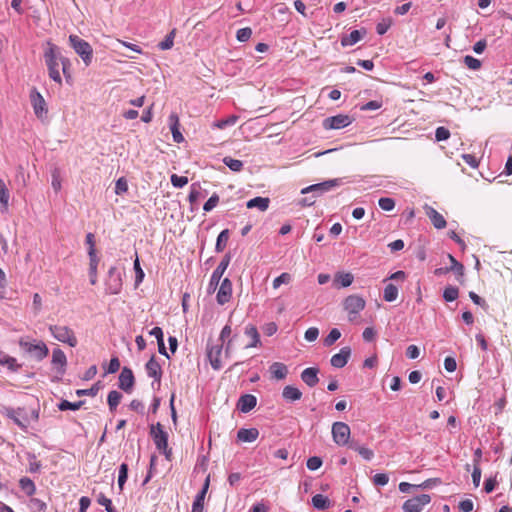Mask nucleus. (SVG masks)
<instances>
[{
  "mask_svg": "<svg viewBox=\"0 0 512 512\" xmlns=\"http://www.w3.org/2000/svg\"><path fill=\"white\" fill-rule=\"evenodd\" d=\"M18 344L24 354L29 355L36 361L44 360L49 354L47 345L41 340L30 339L29 337H21L18 341Z\"/></svg>",
  "mask_w": 512,
  "mask_h": 512,
  "instance_id": "1",
  "label": "nucleus"
},
{
  "mask_svg": "<svg viewBox=\"0 0 512 512\" xmlns=\"http://www.w3.org/2000/svg\"><path fill=\"white\" fill-rule=\"evenodd\" d=\"M342 306L347 313L348 321L353 323L357 321L360 313L364 310L366 301L362 296L353 294L343 300Z\"/></svg>",
  "mask_w": 512,
  "mask_h": 512,
  "instance_id": "2",
  "label": "nucleus"
},
{
  "mask_svg": "<svg viewBox=\"0 0 512 512\" xmlns=\"http://www.w3.org/2000/svg\"><path fill=\"white\" fill-rule=\"evenodd\" d=\"M105 292L109 295H117L121 292L123 286L122 272L116 266L108 269L104 279Z\"/></svg>",
  "mask_w": 512,
  "mask_h": 512,
  "instance_id": "3",
  "label": "nucleus"
},
{
  "mask_svg": "<svg viewBox=\"0 0 512 512\" xmlns=\"http://www.w3.org/2000/svg\"><path fill=\"white\" fill-rule=\"evenodd\" d=\"M69 43L74 51L81 57L85 65L89 66L93 59V49L91 45L77 35H70Z\"/></svg>",
  "mask_w": 512,
  "mask_h": 512,
  "instance_id": "4",
  "label": "nucleus"
},
{
  "mask_svg": "<svg viewBox=\"0 0 512 512\" xmlns=\"http://www.w3.org/2000/svg\"><path fill=\"white\" fill-rule=\"evenodd\" d=\"M49 331L54 339L59 342L68 344L70 347H76L77 338L71 328L64 325H50Z\"/></svg>",
  "mask_w": 512,
  "mask_h": 512,
  "instance_id": "5",
  "label": "nucleus"
},
{
  "mask_svg": "<svg viewBox=\"0 0 512 512\" xmlns=\"http://www.w3.org/2000/svg\"><path fill=\"white\" fill-rule=\"evenodd\" d=\"M151 435L156 448L169 460L172 452L171 449L168 448V434L162 429L160 423L152 427Z\"/></svg>",
  "mask_w": 512,
  "mask_h": 512,
  "instance_id": "6",
  "label": "nucleus"
},
{
  "mask_svg": "<svg viewBox=\"0 0 512 512\" xmlns=\"http://www.w3.org/2000/svg\"><path fill=\"white\" fill-rule=\"evenodd\" d=\"M29 97L35 116L39 120L45 121L47 119L48 107L44 97L36 88L31 90Z\"/></svg>",
  "mask_w": 512,
  "mask_h": 512,
  "instance_id": "7",
  "label": "nucleus"
},
{
  "mask_svg": "<svg viewBox=\"0 0 512 512\" xmlns=\"http://www.w3.org/2000/svg\"><path fill=\"white\" fill-rule=\"evenodd\" d=\"M342 183L341 179H330L321 183L313 184L305 187L301 190V194H314L316 197L340 186Z\"/></svg>",
  "mask_w": 512,
  "mask_h": 512,
  "instance_id": "8",
  "label": "nucleus"
},
{
  "mask_svg": "<svg viewBox=\"0 0 512 512\" xmlns=\"http://www.w3.org/2000/svg\"><path fill=\"white\" fill-rule=\"evenodd\" d=\"M331 433L333 441L339 446H344L350 438V427L344 422H334Z\"/></svg>",
  "mask_w": 512,
  "mask_h": 512,
  "instance_id": "9",
  "label": "nucleus"
},
{
  "mask_svg": "<svg viewBox=\"0 0 512 512\" xmlns=\"http://www.w3.org/2000/svg\"><path fill=\"white\" fill-rule=\"evenodd\" d=\"M431 497L428 494H421L408 499L404 502L402 508L404 512H421L423 507L429 504Z\"/></svg>",
  "mask_w": 512,
  "mask_h": 512,
  "instance_id": "10",
  "label": "nucleus"
},
{
  "mask_svg": "<svg viewBox=\"0 0 512 512\" xmlns=\"http://www.w3.org/2000/svg\"><path fill=\"white\" fill-rule=\"evenodd\" d=\"M4 415L11 419L21 429L26 430L28 427V416L23 408H5Z\"/></svg>",
  "mask_w": 512,
  "mask_h": 512,
  "instance_id": "11",
  "label": "nucleus"
},
{
  "mask_svg": "<svg viewBox=\"0 0 512 512\" xmlns=\"http://www.w3.org/2000/svg\"><path fill=\"white\" fill-rule=\"evenodd\" d=\"M229 263H230V256L225 255L211 275V278L209 281V286H208L209 291L216 290L223 274L225 273L226 269L229 266Z\"/></svg>",
  "mask_w": 512,
  "mask_h": 512,
  "instance_id": "12",
  "label": "nucleus"
},
{
  "mask_svg": "<svg viewBox=\"0 0 512 512\" xmlns=\"http://www.w3.org/2000/svg\"><path fill=\"white\" fill-rule=\"evenodd\" d=\"M223 345L224 344L219 343L207 346V357L214 370H220L222 368L221 354L223 351Z\"/></svg>",
  "mask_w": 512,
  "mask_h": 512,
  "instance_id": "13",
  "label": "nucleus"
},
{
  "mask_svg": "<svg viewBox=\"0 0 512 512\" xmlns=\"http://www.w3.org/2000/svg\"><path fill=\"white\" fill-rule=\"evenodd\" d=\"M351 123V119L348 115L339 114L331 116L323 121V127L329 129H342L347 127Z\"/></svg>",
  "mask_w": 512,
  "mask_h": 512,
  "instance_id": "14",
  "label": "nucleus"
},
{
  "mask_svg": "<svg viewBox=\"0 0 512 512\" xmlns=\"http://www.w3.org/2000/svg\"><path fill=\"white\" fill-rule=\"evenodd\" d=\"M232 297V282L228 278H224L218 289L216 300L219 305H224L230 301Z\"/></svg>",
  "mask_w": 512,
  "mask_h": 512,
  "instance_id": "15",
  "label": "nucleus"
},
{
  "mask_svg": "<svg viewBox=\"0 0 512 512\" xmlns=\"http://www.w3.org/2000/svg\"><path fill=\"white\" fill-rule=\"evenodd\" d=\"M48 49L45 51L44 57L45 62L48 60L61 61L63 73L66 75V69L69 65V60L60 56V52L57 46L48 42Z\"/></svg>",
  "mask_w": 512,
  "mask_h": 512,
  "instance_id": "16",
  "label": "nucleus"
},
{
  "mask_svg": "<svg viewBox=\"0 0 512 512\" xmlns=\"http://www.w3.org/2000/svg\"><path fill=\"white\" fill-rule=\"evenodd\" d=\"M350 356L351 348L348 346L342 347L338 353L331 357L330 363L335 368H343L347 364Z\"/></svg>",
  "mask_w": 512,
  "mask_h": 512,
  "instance_id": "17",
  "label": "nucleus"
},
{
  "mask_svg": "<svg viewBox=\"0 0 512 512\" xmlns=\"http://www.w3.org/2000/svg\"><path fill=\"white\" fill-rule=\"evenodd\" d=\"M134 386V375L131 369L124 367L119 375V388L130 392Z\"/></svg>",
  "mask_w": 512,
  "mask_h": 512,
  "instance_id": "18",
  "label": "nucleus"
},
{
  "mask_svg": "<svg viewBox=\"0 0 512 512\" xmlns=\"http://www.w3.org/2000/svg\"><path fill=\"white\" fill-rule=\"evenodd\" d=\"M51 363L60 374H64L67 365V357L60 348L53 349Z\"/></svg>",
  "mask_w": 512,
  "mask_h": 512,
  "instance_id": "19",
  "label": "nucleus"
},
{
  "mask_svg": "<svg viewBox=\"0 0 512 512\" xmlns=\"http://www.w3.org/2000/svg\"><path fill=\"white\" fill-rule=\"evenodd\" d=\"M257 404V398L252 394L242 395L237 403V408L242 413L250 412Z\"/></svg>",
  "mask_w": 512,
  "mask_h": 512,
  "instance_id": "20",
  "label": "nucleus"
},
{
  "mask_svg": "<svg viewBox=\"0 0 512 512\" xmlns=\"http://www.w3.org/2000/svg\"><path fill=\"white\" fill-rule=\"evenodd\" d=\"M271 378L274 380H283L288 375V367L284 363L274 362L269 367Z\"/></svg>",
  "mask_w": 512,
  "mask_h": 512,
  "instance_id": "21",
  "label": "nucleus"
},
{
  "mask_svg": "<svg viewBox=\"0 0 512 512\" xmlns=\"http://www.w3.org/2000/svg\"><path fill=\"white\" fill-rule=\"evenodd\" d=\"M88 256H89L88 273H89L90 283H91V285H95L98 281L97 269H98V264H99L100 259L97 255V253H93V251L91 253H89Z\"/></svg>",
  "mask_w": 512,
  "mask_h": 512,
  "instance_id": "22",
  "label": "nucleus"
},
{
  "mask_svg": "<svg viewBox=\"0 0 512 512\" xmlns=\"http://www.w3.org/2000/svg\"><path fill=\"white\" fill-rule=\"evenodd\" d=\"M208 487H209V479L207 478L202 489L199 491V493L196 495V497L193 501L191 512H204V499H205Z\"/></svg>",
  "mask_w": 512,
  "mask_h": 512,
  "instance_id": "23",
  "label": "nucleus"
},
{
  "mask_svg": "<svg viewBox=\"0 0 512 512\" xmlns=\"http://www.w3.org/2000/svg\"><path fill=\"white\" fill-rule=\"evenodd\" d=\"M354 281V276L349 272L336 273L333 286L337 289L349 287Z\"/></svg>",
  "mask_w": 512,
  "mask_h": 512,
  "instance_id": "24",
  "label": "nucleus"
},
{
  "mask_svg": "<svg viewBox=\"0 0 512 512\" xmlns=\"http://www.w3.org/2000/svg\"><path fill=\"white\" fill-rule=\"evenodd\" d=\"M147 375L153 378L155 381L160 382L162 371L160 364L155 360L154 357H151L145 365Z\"/></svg>",
  "mask_w": 512,
  "mask_h": 512,
  "instance_id": "25",
  "label": "nucleus"
},
{
  "mask_svg": "<svg viewBox=\"0 0 512 512\" xmlns=\"http://www.w3.org/2000/svg\"><path fill=\"white\" fill-rule=\"evenodd\" d=\"M302 381L309 387H314L319 382L318 369L314 367L306 368L301 373Z\"/></svg>",
  "mask_w": 512,
  "mask_h": 512,
  "instance_id": "26",
  "label": "nucleus"
},
{
  "mask_svg": "<svg viewBox=\"0 0 512 512\" xmlns=\"http://www.w3.org/2000/svg\"><path fill=\"white\" fill-rule=\"evenodd\" d=\"M259 436L257 428H241L237 432V439L240 442H254Z\"/></svg>",
  "mask_w": 512,
  "mask_h": 512,
  "instance_id": "27",
  "label": "nucleus"
},
{
  "mask_svg": "<svg viewBox=\"0 0 512 512\" xmlns=\"http://www.w3.org/2000/svg\"><path fill=\"white\" fill-rule=\"evenodd\" d=\"M426 214L436 229H443L446 227L447 223H446L445 218L439 212H437L434 208L427 207Z\"/></svg>",
  "mask_w": 512,
  "mask_h": 512,
  "instance_id": "28",
  "label": "nucleus"
},
{
  "mask_svg": "<svg viewBox=\"0 0 512 512\" xmlns=\"http://www.w3.org/2000/svg\"><path fill=\"white\" fill-rule=\"evenodd\" d=\"M0 365L6 366L11 372H18L22 367V365L17 362L15 357H12L4 352H0Z\"/></svg>",
  "mask_w": 512,
  "mask_h": 512,
  "instance_id": "29",
  "label": "nucleus"
},
{
  "mask_svg": "<svg viewBox=\"0 0 512 512\" xmlns=\"http://www.w3.org/2000/svg\"><path fill=\"white\" fill-rule=\"evenodd\" d=\"M365 34H366L365 30H363V31L353 30L348 35L344 36L341 39V45L344 47L352 46V45L356 44L357 42H359Z\"/></svg>",
  "mask_w": 512,
  "mask_h": 512,
  "instance_id": "30",
  "label": "nucleus"
},
{
  "mask_svg": "<svg viewBox=\"0 0 512 512\" xmlns=\"http://www.w3.org/2000/svg\"><path fill=\"white\" fill-rule=\"evenodd\" d=\"M270 200L267 197H255L247 201L246 207L249 209L257 208L260 211H266L269 207Z\"/></svg>",
  "mask_w": 512,
  "mask_h": 512,
  "instance_id": "31",
  "label": "nucleus"
},
{
  "mask_svg": "<svg viewBox=\"0 0 512 512\" xmlns=\"http://www.w3.org/2000/svg\"><path fill=\"white\" fill-rule=\"evenodd\" d=\"M282 396L286 401L294 402L301 399L302 392L297 387L288 385L284 387Z\"/></svg>",
  "mask_w": 512,
  "mask_h": 512,
  "instance_id": "32",
  "label": "nucleus"
},
{
  "mask_svg": "<svg viewBox=\"0 0 512 512\" xmlns=\"http://www.w3.org/2000/svg\"><path fill=\"white\" fill-rule=\"evenodd\" d=\"M61 61L48 60L46 65L49 71V77L58 84L62 83V78L59 71V65Z\"/></svg>",
  "mask_w": 512,
  "mask_h": 512,
  "instance_id": "33",
  "label": "nucleus"
},
{
  "mask_svg": "<svg viewBox=\"0 0 512 512\" xmlns=\"http://www.w3.org/2000/svg\"><path fill=\"white\" fill-rule=\"evenodd\" d=\"M245 334L251 338V342L246 346V348H253L261 345L260 335L255 326L248 325L245 328Z\"/></svg>",
  "mask_w": 512,
  "mask_h": 512,
  "instance_id": "34",
  "label": "nucleus"
},
{
  "mask_svg": "<svg viewBox=\"0 0 512 512\" xmlns=\"http://www.w3.org/2000/svg\"><path fill=\"white\" fill-rule=\"evenodd\" d=\"M19 486L27 496H32L36 492V486L34 482L28 477H22L19 480Z\"/></svg>",
  "mask_w": 512,
  "mask_h": 512,
  "instance_id": "35",
  "label": "nucleus"
},
{
  "mask_svg": "<svg viewBox=\"0 0 512 512\" xmlns=\"http://www.w3.org/2000/svg\"><path fill=\"white\" fill-rule=\"evenodd\" d=\"M398 294V287L392 283H388L384 288L383 298L387 302H393L397 299Z\"/></svg>",
  "mask_w": 512,
  "mask_h": 512,
  "instance_id": "36",
  "label": "nucleus"
},
{
  "mask_svg": "<svg viewBox=\"0 0 512 512\" xmlns=\"http://www.w3.org/2000/svg\"><path fill=\"white\" fill-rule=\"evenodd\" d=\"M312 505L318 510H325L329 508L330 501L326 496L322 494H316L312 497Z\"/></svg>",
  "mask_w": 512,
  "mask_h": 512,
  "instance_id": "37",
  "label": "nucleus"
},
{
  "mask_svg": "<svg viewBox=\"0 0 512 512\" xmlns=\"http://www.w3.org/2000/svg\"><path fill=\"white\" fill-rule=\"evenodd\" d=\"M203 197L202 189L199 183H193L190 186V192L188 195L189 202L194 205L200 198Z\"/></svg>",
  "mask_w": 512,
  "mask_h": 512,
  "instance_id": "38",
  "label": "nucleus"
},
{
  "mask_svg": "<svg viewBox=\"0 0 512 512\" xmlns=\"http://www.w3.org/2000/svg\"><path fill=\"white\" fill-rule=\"evenodd\" d=\"M239 117L237 115H231L226 119H220L213 123L212 127L217 129H225L228 126H233L237 123Z\"/></svg>",
  "mask_w": 512,
  "mask_h": 512,
  "instance_id": "39",
  "label": "nucleus"
},
{
  "mask_svg": "<svg viewBox=\"0 0 512 512\" xmlns=\"http://www.w3.org/2000/svg\"><path fill=\"white\" fill-rule=\"evenodd\" d=\"M10 200L9 190L3 179L0 178V203L1 205L7 209Z\"/></svg>",
  "mask_w": 512,
  "mask_h": 512,
  "instance_id": "40",
  "label": "nucleus"
},
{
  "mask_svg": "<svg viewBox=\"0 0 512 512\" xmlns=\"http://www.w3.org/2000/svg\"><path fill=\"white\" fill-rule=\"evenodd\" d=\"M228 239H229V231H228V229H225V230L221 231L220 234L217 237V241H216V245H215V250L217 252H222L225 249L226 245H227Z\"/></svg>",
  "mask_w": 512,
  "mask_h": 512,
  "instance_id": "41",
  "label": "nucleus"
},
{
  "mask_svg": "<svg viewBox=\"0 0 512 512\" xmlns=\"http://www.w3.org/2000/svg\"><path fill=\"white\" fill-rule=\"evenodd\" d=\"M122 399L120 392L112 390L109 392L107 402L111 411H114Z\"/></svg>",
  "mask_w": 512,
  "mask_h": 512,
  "instance_id": "42",
  "label": "nucleus"
},
{
  "mask_svg": "<svg viewBox=\"0 0 512 512\" xmlns=\"http://www.w3.org/2000/svg\"><path fill=\"white\" fill-rule=\"evenodd\" d=\"M84 404V401H77V402H69L68 400H62L58 405V409L60 411H66V410H79L82 405Z\"/></svg>",
  "mask_w": 512,
  "mask_h": 512,
  "instance_id": "43",
  "label": "nucleus"
},
{
  "mask_svg": "<svg viewBox=\"0 0 512 512\" xmlns=\"http://www.w3.org/2000/svg\"><path fill=\"white\" fill-rule=\"evenodd\" d=\"M223 163L233 172H239L243 168V162L232 157H224Z\"/></svg>",
  "mask_w": 512,
  "mask_h": 512,
  "instance_id": "44",
  "label": "nucleus"
},
{
  "mask_svg": "<svg viewBox=\"0 0 512 512\" xmlns=\"http://www.w3.org/2000/svg\"><path fill=\"white\" fill-rule=\"evenodd\" d=\"M341 337V332L337 328L331 329L329 334L324 338L323 344L326 347L332 346Z\"/></svg>",
  "mask_w": 512,
  "mask_h": 512,
  "instance_id": "45",
  "label": "nucleus"
},
{
  "mask_svg": "<svg viewBox=\"0 0 512 512\" xmlns=\"http://www.w3.org/2000/svg\"><path fill=\"white\" fill-rule=\"evenodd\" d=\"M175 35H176V30L173 29L169 34L166 35L165 39L158 44L159 49H161V50L171 49L174 45Z\"/></svg>",
  "mask_w": 512,
  "mask_h": 512,
  "instance_id": "46",
  "label": "nucleus"
},
{
  "mask_svg": "<svg viewBox=\"0 0 512 512\" xmlns=\"http://www.w3.org/2000/svg\"><path fill=\"white\" fill-rule=\"evenodd\" d=\"M448 258L451 262V266L449 268H446L445 271H453L455 274L463 276L464 266L460 262H458L452 255L449 254Z\"/></svg>",
  "mask_w": 512,
  "mask_h": 512,
  "instance_id": "47",
  "label": "nucleus"
},
{
  "mask_svg": "<svg viewBox=\"0 0 512 512\" xmlns=\"http://www.w3.org/2000/svg\"><path fill=\"white\" fill-rule=\"evenodd\" d=\"M128 477V465L126 463H122L119 467L118 471V486L120 491L123 490L124 484Z\"/></svg>",
  "mask_w": 512,
  "mask_h": 512,
  "instance_id": "48",
  "label": "nucleus"
},
{
  "mask_svg": "<svg viewBox=\"0 0 512 512\" xmlns=\"http://www.w3.org/2000/svg\"><path fill=\"white\" fill-rule=\"evenodd\" d=\"M29 507L32 512H44L47 508V504L38 498H31L29 501Z\"/></svg>",
  "mask_w": 512,
  "mask_h": 512,
  "instance_id": "49",
  "label": "nucleus"
},
{
  "mask_svg": "<svg viewBox=\"0 0 512 512\" xmlns=\"http://www.w3.org/2000/svg\"><path fill=\"white\" fill-rule=\"evenodd\" d=\"M458 295H459L458 288H456L454 286L446 287L443 292V298L447 302H452V301L456 300L458 298Z\"/></svg>",
  "mask_w": 512,
  "mask_h": 512,
  "instance_id": "50",
  "label": "nucleus"
},
{
  "mask_svg": "<svg viewBox=\"0 0 512 512\" xmlns=\"http://www.w3.org/2000/svg\"><path fill=\"white\" fill-rule=\"evenodd\" d=\"M378 205L384 211H392L395 208V201L390 197H382L378 200Z\"/></svg>",
  "mask_w": 512,
  "mask_h": 512,
  "instance_id": "51",
  "label": "nucleus"
},
{
  "mask_svg": "<svg viewBox=\"0 0 512 512\" xmlns=\"http://www.w3.org/2000/svg\"><path fill=\"white\" fill-rule=\"evenodd\" d=\"M171 184L175 188H183L188 183V178L185 176H179L177 174H172L170 177Z\"/></svg>",
  "mask_w": 512,
  "mask_h": 512,
  "instance_id": "52",
  "label": "nucleus"
},
{
  "mask_svg": "<svg viewBox=\"0 0 512 512\" xmlns=\"http://www.w3.org/2000/svg\"><path fill=\"white\" fill-rule=\"evenodd\" d=\"M290 281L291 275L284 272L273 280V288L278 289L282 284H288Z\"/></svg>",
  "mask_w": 512,
  "mask_h": 512,
  "instance_id": "53",
  "label": "nucleus"
},
{
  "mask_svg": "<svg viewBox=\"0 0 512 512\" xmlns=\"http://www.w3.org/2000/svg\"><path fill=\"white\" fill-rule=\"evenodd\" d=\"M252 36V30L249 27L241 28L236 33V38L239 42H246Z\"/></svg>",
  "mask_w": 512,
  "mask_h": 512,
  "instance_id": "54",
  "label": "nucleus"
},
{
  "mask_svg": "<svg viewBox=\"0 0 512 512\" xmlns=\"http://www.w3.org/2000/svg\"><path fill=\"white\" fill-rule=\"evenodd\" d=\"M97 502L99 505L105 507V510L107 512H115V509L112 505V501L109 498H107L105 495L100 494L97 498Z\"/></svg>",
  "mask_w": 512,
  "mask_h": 512,
  "instance_id": "55",
  "label": "nucleus"
},
{
  "mask_svg": "<svg viewBox=\"0 0 512 512\" xmlns=\"http://www.w3.org/2000/svg\"><path fill=\"white\" fill-rule=\"evenodd\" d=\"M219 203V196L214 193L203 205V210L205 212H210L213 210Z\"/></svg>",
  "mask_w": 512,
  "mask_h": 512,
  "instance_id": "56",
  "label": "nucleus"
},
{
  "mask_svg": "<svg viewBox=\"0 0 512 512\" xmlns=\"http://www.w3.org/2000/svg\"><path fill=\"white\" fill-rule=\"evenodd\" d=\"M464 63L471 70H478L481 67V61L470 55L464 57Z\"/></svg>",
  "mask_w": 512,
  "mask_h": 512,
  "instance_id": "57",
  "label": "nucleus"
},
{
  "mask_svg": "<svg viewBox=\"0 0 512 512\" xmlns=\"http://www.w3.org/2000/svg\"><path fill=\"white\" fill-rule=\"evenodd\" d=\"M51 185H52V188L58 192L60 191L61 189V176H60V172L58 169H54L53 172H52V175H51Z\"/></svg>",
  "mask_w": 512,
  "mask_h": 512,
  "instance_id": "58",
  "label": "nucleus"
},
{
  "mask_svg": "<svg viewBox=\"0 0 512 512\" xmlns=\"http://www.w3.org/2000/svg\"><path fill=\"white\" fill-rule=\"evenodd\" d=\"M306 465L309 470L315 471L322 466V459L318 456L310 457Z\"/></svg>",
  "mask_w": 512,
  "mask_h": 512,
  "instance_id": "59",
  "label": "nucleus"
},
{
  "mask_svg": "<svg viewBox=\"0 0 512 512\" xmlns=\"http://www.w3.org/2000/svg\"><path fill=\"white\" fill-rule=\"evenodd\" d=\"M41 469V463L37 461L36 456L34 454L29 455V468L28 471L30 473H37Z\"/></svg>",
  "mask_w": 512,
  "mask_h": 512,
  "instance_id": "60",
  "label": "nucleus"
},
{
  "mask_svg": "<svg viewBox=\"0 0 512 512\" xmlns=\"http://www.w3.org/2000/svg\"><path fill=\"white\" fill-rule=\"evenodd\" d=\"M98 391H99V387L97 384H95L89 389H78L76 391V395L77 396H92V397H94L98 394Z\"/></svg>",
  "mask_w": 512,
  "mask_h": 512,
  "instance_id": "61",
  "label": "nucleus"
},
{
  "mask_svg": "<svg viewBox=\"0 0 512 512\" xmlns=\"http://www.w3.org/2000/svg\"><path fill=\"white\" fill-rule=\"evenodd\" d=\"M128 190V184L125 178L121 177L116 181L115 184V193L117 195H121Z\"/></svg>",
  "mask_w": 512,
  "mask_h": 512,
  "instance_id": "62",
  "label": "nucleus"
},
{
  "mask_svg": "<svg viewBox=\"0 0 512 512\" xmlns=\"http://www.w3.org/2000/svg\"><path fill=\"white\" fill-rule=\"evenodd\" d=\"M450 137V131L445 127H438L435 131L437 141H445Z\"/></svg>",
  "mask_w": 512,
  "mask_h": 512,
  "instance_id": "63",
  "label": "nucleus"
},
{
  "mask_svg": "<svg viewBox=\"0 0 512 512\" xmlns=\"http://www.w3.org/2000/svg\"><path fill=\"white\" fill-rule=\"evenodd\" d=\"M319 336V329L316 328V327H310L306 330L305 334H304V338L305 340H307L308 342H313L315 341Z\"/></svg>",
  "mask_w": 512,
  "mask_h": 512,
  "instance_id": "64",
  "label": "nucleus"
}]
</instances>
